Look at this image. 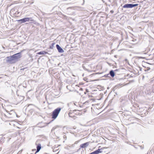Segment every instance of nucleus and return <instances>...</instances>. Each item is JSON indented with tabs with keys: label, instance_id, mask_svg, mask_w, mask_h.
<instances>
[{
	"label": "nucleus",
	"instance_id": "f257e3e1",
	"mask_svg": "<svg viewBox=\"0 0 154 154\" xmlns=\"http://www.w3.org/2000/svg\"><path fill=\"white\" fill-rule=\"evenodd\" d=\"M61 110V108L59 107L55 109L53 111L52 114V119H55L57 118Z\"/></svg>",
	"mask_w": 154,
	"mask_h": 154
},
{
	"label": "nucleus",
	"instance_id": "f03ea898",
	"mask_svg": "<svg viewBox=\"0 0 154 154\" xmlns=\"http://www.w3.org/2000/svg\"><path fill=\"white\" fill-rule=\"evenodd\" d=\"M6 58L7 59L6 60L7 62L10 63H13L16 62L13 55L7 57Z\"/></svg>",
	"mask_w": 154,
	"mask_h": 154
},
{
	"label": "nucleus",
	"instance_id": "7ed1b4c3",
	"mask_svg": "<svg viewBox=\"0 0 154 154\" xmlns=\"http://www.w3.org/2000/svg\"><path fill=\"white\" fill-rule=\"evenodd\" d=\"M138 5V4H127L123 6V8H131L137 6Z\"/></svg>",
	"mask_w": 154,
	"mask_h": 154
},
{
	"label": "nucleus",
	"instance_id": "20e7f679",
	"mask_svg": "<svg viewBox=\"0 0 154 154\" xmlns=\"http://www.w3.org/2000/svg\"><path fill=\"white\" fill-rule=\"evenodd\" d=\"M29 20H32V18L31 17H26L19 20L21 23L28 22Z\"/></svg>",
	"mask_w": 154,
	"mask_h": 154
},
{
	"label": "nucleus",
	"instance_id": "39448f33",
	"mask_svg": "<svg viewBox=\"0 0 154 154\" xmlns=\"http://www.w3.org/2000/svg\"><path fill=\"white\" fill-rule=\"evenodd\" d=\"M21 53H19L14 54L13 55V56L14 57L16 62L21 57Z\"/></svg>",
	"mask_w": 154,
	"mask_h": 154
},
{
	"label": "nucleus",
	"instance_id": "423d86ee",
	"mask_svg": "<svg viewBox=\"0 0 154 154\" xmlns=\"http://www.w3.org/2000/svg\"><path fill=\"white\" fill-rule=\"evenodd\" d=\"M90 142H86L81 145L80 147L82 148L87 147L89 145Z\"/></svg>",
	"mask_w": 154,
	"mask_h": 154
},
{
	"label": "nucleus",
	"instance_id": "0eeeda50",
	"mask_svg": "<svg viewBox=\"0 0 154 154\" xmlns=\"http://www.w3.org/2000/svg\"><path fill=\"white\" fill-rule=\"evenodd\" d=\"M56 46L59 52L62 53L64 52L63 50L58 45H57Z\"/></svg>",
	"mask_w": 154,
	"mask_h": 154
},
{
	"label": "nucleus",
	"instance_id": "6e6552de",
	"mask_svg": "<svg viewBox=\"0 0 154 154\" xmlns=\"http://www.w3.org/2000/svg\"><path fill=\"white\" fill-rule=\"evenodd\" d=\"M101 152L100 151V149H98V150L94 151V152H93L89 154H98L100 152Z\"/></svg>",
	"mask_w": 154,
	"mask_h": 154
},
{
	"label": "nucleus",
	"instance_id": "1a4fd4ad",
	"mask_svg": "<svg viewBox=\"0 0 154 154\" xmlns=\"http://www.w3.org/2000/svg\"><path fill=\"white\" fill-rule=\"evenodd\" d=\"M41 149V144H39L37 146V150L35 152V154L36 153L39 152Z\"/></svg>",
	"mask_w": 154,
	"mask_h": 154
},
{
	"label": "nucleus",
	"instance_id": "9d476101",
	"mask_svg": "<svg viewBox=\"0 0 154 154\" xmlns=\"http://www.w3.org/2000/svg\"><path fill=\"white\" fill-rule=\"evenodd\" d=\"M109 74H110V75L112 77H113L114 76L115 73H114V71L113 70H111L109 72Z\"/></svg>",
	"mask_w": 154,
	"mask_h": 154
},
{
	"label": "nucleus",
	"instance_id": "9b49d317",
	"mask_svg": "<svg viewBox=\"0 0 154 154\" xmlns=\"http://www.w3.org/2000/svg\"><path fill=\"white\" fill-rule=\"evenodd\" d=\"M47 53V52H46L44 51H40L38 52V54H46Z\"/></svg>",
	"mask_w": 154,
	"mask_h": 154
},
{
	"label": "nucleus",
	"instance_id": "f8f14e48",
	"mask_svg": "<svg viewBox=\"0 0 154 154\" xmlns=\"http://www.w3.org/2000/svg\"><path fill=\"white\" fill-rule=\"evenodd\" d=\"M8 112V113L9 114L11 115L12 114L15 113L14 112L13 110H11L10 112L7 111Z\"/></svg>",
	"mask_w": 154,
	"mask_h": 154
},
{
	"label": "nucleus",
	"instance_id": "ddd939ff",
	"mask_svg": "<svg viewBox=\"0 0 154 154\" xmlns=\"http://www.w3.org/2000/svg\"><path fill=\"white\" fill-rule=\"evenodd\" d=\"M55 44L54 43H53L52 44V46H51L50 48H52V47L54 46V45Z\"/></svg>",
	"mask_w": 154,
	"mask_h": 154
},
{
	"label": "nucleus",
	"instance_id": "4468645a",
	"mask_svg": "<svg viewBox=\"0 0 154 154\" xmlns=\"http://www.w3.org/2000/svg\"><path fill=\"white\" fill-rule=\"evenodd\" d=\"M19 13V12H18V11H17V12L15 13V14H18Z\"/></svg>",
	"mask_w": 154,
	"mask_h": 154
},
{
	"label": "nucleus",
	"instance_id": "2eb2a0df",
	"mask_svg": "<svg viewBox=\"0 0 154 154\" xmlns=\"http://www.w3.org/2000/svg\"><path fill=\"white\" fill-rule=\"evenodd\" d=\"M71 114V113H69V116H70V114Z\"/></svg>",
	"mask_w": 154,
	"mask_h": 154
},
{
	"label": "nucleus",
	"instance_id": "dca6fc26",
	"mask_svg": "<svg viewBox=\"0 0 154 154\" xmlns=\"http://www.w3.org/2000/svg\"><path fill=\"white\" fill-rule=\"evenodd\" d=\"M77 143V141H76L75 142V144Z\"/></svg>",
	"mask_w": 154,
	"mask_h": 154
},
{
	"label": "nucleus",
	"instance_id": "f3484780",
	"mask_svg": "<svg viewBox=\"0 0 154 154\" xmlns=\"http://www.w3.org/2000/svg\"><path fill=\"white\" fill-rule=\"evenodd\" d=\"M0 142H2V141L1 140H0Z\"/></svg>",
	"mask_w": 154,
	"mask_h": 154
},
{
	"label": "nucleus",
	"instance_id": "a211bd4d",
	"mask_svg": "<svg viewBox=\"0 0 154 154\" xmlns=\"http://www.w3.org/2000/svg\"><path fill=\"white\" fill-rule=\"evenodd\" d=\"M4 115L5 116H6V115H5V114H4Z\"/></svg>",
	"mask_w": 154,
	"mask_h": 154
}]
</instances>
